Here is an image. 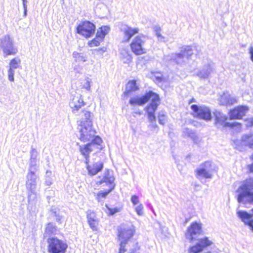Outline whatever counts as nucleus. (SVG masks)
<instances>
[{"label":"nucleus","mask_w":253,"mask_h":253,"mask_svg":"<svg viewBox=\"0 0 253 253\" xmlns=\"http://www.w3.org/2000/svg\"><path fill=\"white\" fill-rule=\"evenodd\" d=\"M134 231L133 227L121 228L119 230L118 237L120 241L119 253H139L138 243L130 240Z\"/></svg>","instance_id":"nucleus-1"},{"label":"nucleus","mask_w":253,"mask_h":253,"mask_svg":"<svg viewBox=\"0 0 253 253\" xmlns=\"http://www.w3.org/2000/svg\"><path fill=\"white\" fill-rule=\"evenodd\" d=\"M81 120L78 121L79 137L84 142L92 140L95 137L96 131L92 128L91 114L89 111L83 110L81 113Z\"/></svg>","instance_id":"nucleus-2"},{"label":"nucleus","mask_w":253,"mask_h":253,"mask_svg":"<svg viewBox=\"0 0 253 253\" xmlns=\"http://www.w3.org/2000/svg\"><path fill=\"white\" fill-rule=\"evenodd\" d=\"M37 179L38 176L35 173H27L26 181L28 191L27 209L31 213H36L39 210L38 195L36 191Z\"/></svg>","instance_id":"nucleus-3"},{"label":"nucleus","mask_w":253,"mask_h":253,"mask_svg":"<svg viewBox=\"0 0 253 253\" xmlns=\"http://www.w3.org/2000/svg\"><path fill=\"white\" fill-rule=\"evenodd\" d=\"M236 193L239 203L253 204V177L244 180L236 190Z\"/></svg>","instance_id":"nucleus-4"},{"label":"nucleus","mask_w":253,"mask_h":253,"mask_svg":"<svg viewBox=\"0 0 253 253\" xmlns=\"http://www.w3.org/2000/svg\"><path fill=\"white\" fill-rule=\"evenodd\" d=\"M151 100V103L147 106H152V105H159L160 104V97L158 94L149 91L141 97L135 96L130 99L129 103L131 105H143L148 100Z\"/></svg>","instance_id":"nucleus-5"},{"label":"nucleus","mask_w":253,"mask_h":253,"mask_svg":"<svg viewBox=\"0 0 253 253\" xmlns=\"http://www.w3.org/2000/svg\"><path fill=\"white\" fill-rule=\"evenodd\" d=\"M0 48L5 57L8 55H15L18 52V49L14 44L13 39L8 35L0 38Z\"/></svg>","instance_id":"nucleus-6"},{"label":"nucleus","mask_w":253,"mask_h":253,"mask_svg":"<svg viewBox=\"0 0 253 253\" xmlns=\"http://www.w3.org/2000/svg\"><path fill=\"white\" fill-rule=\"evenodd\" d=\"M115 180L114 177L113 176L112 173L107 169L104 171L102 179L101 181H98V183L102 184L104 182L107 184L109 185V189L105 192H99L97 194L96 199L99 201L100 198H105L107 195L110 193L115 188V184H114Z\"/></svg>","instance_id":"nucleus-7"},{"label":"nucleus","mask_w":253,"mask_h":253,"mask_svg":"<svg viewBox=\"0 0 253 253\" xmlns=\"http://www.w3.org/2000/svg\"><path fill=\"white\" fill-rule=\"evenodd\" d=\"M147 39L148 38L144 35L136 36L130 44L132 51L136 55L145 53V49L143 46Z\"/></svg>","instance_id":"nucleus-8"},{"label":"nucleus","mask_w":253,"mask_h":253,"mask_svg":"<svg viewBox=\"0 0 253 253\" xmlns=\"http://www.w3.org/2000/svg\"><path fill=\"white\" fill-rule=\"evenodd\" d=\"M47 242L48 251L50 253H64L67 248L66 243L57 238H49Z\"/></svg>","instance_id":"nucleus-9"},{"label":"nucleus","mask_w":253,"mask_h":253,"mask_svg":"<svg viewBox=\"0 0 253 253\" xmlns=\"http://www.w3.org/2000/svg\"><path fill=\"white\" fill-rule=\"evenodd\" d=\"M191 109L193 111L194 117L203 119L206 121H209L211 119V111L207 106L204 105L199 106L197 105H192Z\"/></svg>","instance_id":"nucleus-10"},{"label":"nucleus","mask_w":253,"mask_h":253,"mask_svg":"<svg viewBox=\"0 0 253 253\" xmlns=\"http://www.w3.org/2000/svg\"><path fill=\"white\" fill-rule=\"evenodd\" d=\"M101 142V138L98 136H96L95 138L92 139L91 142L88 143L85 145L80 146V152L85 157L86 163H87L88 161L89 154L91 151L94 150L95 148L98 149V146L100 145Z\"/></svg>","instance_id":"nucleus-11"},{"label":"nucleus","mask_w":253,"mask_h":253,"mask_svg":"<svg viewBox=\"0 0 253 253\" xmlns=\"http://www.w3.org/2000/svg\"><path fill=\"white\" fill-rule=\"evenodd\" d=\"M76 29L78 34L87 38L94 34L95 26L89 21H84L81 22Z\"/></svg>","instance_id":"nucleus-12"},{"label":"nucleus","mask_w":253,"mask_h":253,"mask_svg":"<svg viewBox=\"0 0 253 253\" xmlns=\"http://www.w3.org/2000/svg\"><path fill=\"white\" fill-rule=\"evenodd\" d=\"M193 54L192 48L189 46H186L181 49L178 53H171L170 59L175 61L178 64H182L185 61V59L189 58Z\"/></svg>","instance_id":"nucleus-13"},{"label":"nucleus","mask_w":253,"mask_h":253,"mask_svg":"<svg viewBox=\"0 0 253 253\" xmlns=\"http://www.w3.org/2000/svg\"><path fill=\"white\" fill-rule=\"evenodd\" d=\"M215 170L210 161L205 162L199 168L197 169V177L201 176L205 178H211L212 172Z\"/></svg>","instance_id":"nucleus-14"},{"label":"nucleus","mask_w":253,"mask_h":253,"mask_svg":"<svg viewBox=\"0 0 253 253\" xmlns=\"http://www.w3.org/2000/svg\"><path fill=\"white\" fill-rule=\"evenodd\" d=\"M214 115L215 117V124L217 127L222 126L224 127H230L233 128L236 126H239V127H241V124L238 122H226L227 117L219 111H216L214 113Z\"/></svg>","instance_id":"nucleus-15"},{"label":"nucleus","mask_w":253,"mask_h":253,"mask_svg":"<svg viewBox=\"0 0 253 253\" xmlns=\"http://www.w3.org/2000/svg\"><path fill=\"white\" fill-rule=\"evenodd\" d=\"M213 242L207 237H204L198 240V242L189 249L190 253H199L202 252L205 249L211 246Z\"/></svg>","instance_id":"nucleus-16"},{"label":"nucleus","mask_w":253,"mask_h":253,"mask_svg":"<svg viewBox=\"0 0 253 253\" xmlns=\"http://www.w3.org/2000/svg\"><path fill=\"white\" fill-rule=\"evenodd\" d=\"M158 106L153 104L152 106L145 108V111L147 114L148 119L150 122L148 127L150 129L153 131H158V126L156 122V116L155 115V112L157 109Z\"/></svg>","instance_id":"nucleus-17"},{"label":"nucleus","mask_w":253,"mask_h":253,"mask_svg":"<svg viewBox=\"0 0 253 253\" xmlns=\"http://www.w3.org/2000/svg\"><path fill=\"white\" fill-rule=\"evenodd\" d=\"M202 231V225L196 222L193 223L188 228L185 237L190 242H193Z\"/></svg>","instance_id":"nucleus-18"},{"label":"nucleus","mask_w":253,"mask_h":253,"mask_svg":"<svg viewBox=\"0 0 253 253\" xmlns=\"http://www.w3.org/2000/svg\"><path fill=\"white\" fill-rule=\"evenodd\" d=\"M215 70L214 65L211 61H208L197 72V76L202 79H208L212 73Z\"/></svg>","instance_id":"nucleus-19"},{"label":"nucleus","mask_w":253,"mask_h":253,"mask_svg":"<svg viewBox=\"0 0 253 253\" xmlns=\"http://www.w3.org/2000/svg\"><path fill=\"white\" fill-rule=\"evenodd\" d=\"M120 29L124 35L123 41L125 42H128L134 35L139 32L138 28H133L127 25H122Z\"/></svg>","instance_id":"nucleus-20"},{"label":"nucleus","mask_w":253,"mask_h":253,"mask_svg":"<svg viewBox=\"0 0 253 253\" xmlns=\"http://www.w3.org/2000/svg\"><path fill=\"white\" fill-rule=\"evenodd\" d=\"M70 107L73 109V112L75 113V111H78L80 108L84 105L82 96L80 94L72 95L69 102Z\"/></svg>","instance_id":"nucleus-21"},{"label":"nucleus","mask_w":253,"mask_h":253,"mask_svg":"<svg viewBox=\"0 0 253 253\" xmlns=\"http://www.w3.org/2000/svg\"><path fill=\"white\" fill-rule=\"evenodd\" d=\"M248 110L247 106H241L235 107L229 112L230 119H240L245 115L246 112Z\"/></svg>","instance_id":"nucleus-22"},{"label":"nucleus","mask_w":253,"mask_h":253,"mask_svg":"<svg viewBox=\"0 0 253 253\" xmlns=\"http://www.w3.org/2000/svg\"><path fill=\"white\" fill-rule=\"evenodd\" d=\"M237 214L242 221L248 225L253 231V220L252 219L253 215L243 211H237Z\"/></svg>","instance_id":"nucleus-23"},{"label":"nucleus","mask_w":253,"mask_h":253,"mask_svg":"<svg viewBox=\"0 0 253 253\" xmlns=\"http://www.w3.org/2000/svg\"><path fill=\"white\" fill-rule=\"evenodd\" d=\"M86 217L90 227L92 230L97 231L99 220L96 217V213L91 210H88L86 212Z\"/></svg>","instance_id":"nucleus-24"},{"label":"nucleus","mask_w":253,"mask_h":253,"mask_svg":"<svg viewBox=\"0 0 253 253\" xmlns=\"http://www.w3.org/2000/svg\"><path fill=\"white\" fill-rule=\"evenodd\" d=\"M237 99L236 97L232 96L228 93H224L219 98V102L222 105H230L237 103Z\"/></svg>","instance_id":"nucleus-25"},{"label":"nucleus","mask_w":253,"mask_h":253,"mask_svg":"<svg viewBox=\"0 0 253 253\" xmlns=\"http://www.w3.org/2000/svg\"><path fill=\"white\" fill-rule=\"evenodd\" d=\"M103 167V163L99 161L93 163L92 166L87 165V169L88 174L90 175H94L100 171Z\"/></svg>","instance_id":"nucleus-26"},{"label":"nucleus","mask_w":253,"mask_h":253,"mask_svg":"<svg viewBox=\"0 0 253 253\" xmlns=\"http://www.w3.org/2000/svg\"><path fill=\"white\" fill-rule=\"evenodd\" d=\"M139 89L135 81H131L127 83L126 85V90L124 94L126 96H128L131 91H135Z\"/></svg>","instance_id":"nucleus-27"},{"label":"nucleus","mask_w":253,"mask_h":253,"mask_svg":"<svg viewBox=\"0 0 253 253\" xmlns=\"http://www.w3.org/2000/svg\"><path fill=\"white\" fill-rule=\"evenodd\" d=\"M182 136L184 137L191 138L194 142H196L198 140V136L196 135L195 132L193 130L187 127L183 128Z\"/></svg>","instance_id":"nucleus-28"},{"label":"nucleus","mask_w":253,"mask_h":253,"mask_svg":"<svg viewBox=\"0 0 253 253\" xmlns=\"http://www.w3.org/2000/svg\"><path fill=\"white\" fill-rule=\"evenodd\" d=\"M241 141L244 145L253 149V132L244 135L242 137Z\"/></svg>","instance_id":"nucleus-29"},{"label":"nucleus","mask_w":253,"mask_h":253,"mask_svg":"<svg viewBox=\"0 0 253 253\" xmlns=\"http://www.w3.org/2000/svg\"><path fill=\"white\" fill-rule=\"evenodd\" d=\"M120 54L124 63H128L131 62L132 57L127 48H122L120 50Z\"/></svg>","instance_id":"nucleus-30"},{"label":"nucleus","mask_w":253,"mask_h":253,"mask_svg":"<svg viewBox=\"0 0 253 253\" xmlns=\"http://www.w3.org/2000/svg\"><path fill=\"white\" fill-rule=\"evenodd\" d=\"M110 28L107 26H104L100 28L97 32V38H100L101 40H103L105 36L109 32Z\"/></svg>","instance_id":"nucleus-31"},{"label":"nucleus","mask_w":253,"mask_h":253,"mask_svg":"<svg viewBox=\"0 0 253 253\" xmlns=\"http://www.w3.org/2000/svg\"><path fill=\"white\" fill-rule=\"evenodd\" d=\"M21 61L19 57H16L12 59L9 62V68L12 69L18 68L21 65Z\"/></svg>","instance_id":"nucleus-32"},{"label":"nucleus","mask_w":253,"mask_h":253,"mask_svg":"<svg viewBox=\"0 0 253 253\" xmlns=\"http://www.w3.org/2000/svg\"><path fill=\"white\" fill-rule=\"evenodd\" d=\"M153 29L155 34V35L158 39V41L160 42H164L165 37L161 34V28L159 25H155L153 27Z\"/></svg>","instance_id":"nucleus-33"},{"label":"nucleus","mask_w":253,"mask_h":253,"mask_svg":"<svg viewBox=\"0 0 253 253\" xmlns=\"http://www.w3.org/2000/svg\"><path fill=\"white\" fill-rule=\"evenodd\" d=\"M38 168L37 160H30L28 173H35V172L38 170Z\"/></svg>","instance_id":"nucleus-34"},{"label":"nucleus","mask_w":253,"mask_h":253,"mask_svg":"<svg viewBox=\"0 0 253 253\" xmlns=\"http://www.w3.org/2000/svg\"><path fill=\"white\" fill-rule=\"evenodd\" d=\"M56 231L55 227L51 223L47 224L44 233V236L50 235L51 234H53Z\"/></svg>","instance_id":"nucleus-35"},{"label":"nucleus","mask_w":253,"mask_h":253,"mask_svg":"<svg viewBox=\"0 0 253 253\" xmlns=\"http://www.w3.org/2000/svg\"><path fill=\"white\" fill-rule=\"evenodd\" d=\"M158 118L159 124L162 125H164L167 120V115L166 113L163 111H161L159 113Z\"/></svg>","instance_id":"nucleus-36"},{"label":"nucleus","mask_w":253,"mask_h":253,"mask_svg":"<svg viewBox=\"0 0 253 253\" xmlns=\"http://www.w3.org/2000/svg\"><path fill=\"white\" fill-rule=\"evenodd\" d=\"M102 41L100 38H97L96 35L95 39L88 42V44L90 47L97 46L100 44V42Z\"/></svg>","instance_id":"nucleus-37"},{"label":"nucleus","mask_w":253,"mask_h":253,"mask_svg":"<svg viewBox=\"0 0 253 253\" xmlns=\"http://www.w3.org/2000/svg\"><path fill=\"white\" fill-rule=\"evenodd\" d=\"M38 156V152L36 149L32 147L30 151V160H37Z\"/></svg>","instance_id":"nucleus-38"},{"label":"nucleus","mask_w":253,"mask_h":253,"mask_svg":"<svg viewBox=\"0 0 253 253\" xmlns=\"http://www.w3.org/2000/svg\"><path fill=\"white\" fill-rule=\"evenodd\" d=\"M107 208V210L108 211V213L109 214V215H114V214H115L117 212H118L120 211V208H110L109 207H108L107 206H106Z\"/></svg>","instance_id":"nucleus-39"},{"label":"nucleus","mask_w":253,"mask_h":253,"mask_svg":"<svg viewBox=\"0 0 253 253\" xmlns=\"http://www.w3.org/2000/svg\"><path fill=\"white\" fill-rule=\"evenodd\" d=\"M14 69L9 68L8 70V80L11 82H14V75L15 73Z\"/></svg>","instance_id":"nucleus-40"},{"label":"nucleus","mask_w":253,"mask_h":253,"mask_svg":"<svg viewBox=\"0 0 253 253\" xmlns=\"http://www.w3.org/2000/svg\"><path fill=\"white\" fill-rule=\"evenodd\" d=\"M73 56L77 58V60L79 61L85 62L86 61V58L83 55L79 54L78 53H74Z\"/></svg>","instance_id":"nucleus-41"},{"label":"nucleus","mask_w":253,"mask_h":253,"mask_svg":"<svg viewBox=\"0 0 253 253\" xmlns=\"http://www.w3.org/2000/svg\"><path fill=\"white\" fill-rule=\"evenodd\" d=\"M143 206L142 204H139L135 208V211L139 215L143 214Z\"/></svg>","instance_id":"nucleus-42"},{"label":"nucleus","mask_w":253,"mask_h":253,"mask_svg":"<svg viewBox=\"0 0 253 253\" xmlns=\"http://www.w3.org/2000/svg\"><path fill=\"white\" fill-rule=\"evenodd\" d=\"M131 202L134 205H136L139 203L138 197L136 195H132L131 197Z\"/></svg>","instance_id":"nucleus-43"},{"label":"nucleus","mask_w":253,"mask_h":253,"mask_svg":"<svg viewBox=\"0 0 253 253\" xmlns=\"http://www.w3.org/2000/svg\"><path fill=\"white\" fill-rule=\"evenodd\" d=\"M91 82V79L87 78L86 79V83L84 84V86L85 88L87 90H89L90 88V83Z\"/></svg>","instance_id":"nucleus-44"},{"label":"nucleus","mask_w":253,"mask_h":253,"mask_svg":"<svg viewBox=\"0 0 253 253\" xmlns=\"http://www.w3.org/2000/svg\"><path fill=\"white\" fill-rule=\"evenodd\" d=\"M246 125L247 127H251L253 126V119L249 118L246 120Z\"/></svg>","instance_id":"nucleus-45"},{"label":"nucleus","mask_w":253,"mask_h":253,"mask_svg":"<svg viewBox=\"0 0 253 253\" xmlns=\"http://www.w3.org/2000/svg\"><path fill=\"white\" fill-rule=\"evenodd\" d=\"M45 183L46 185L49 186L52 183V179L51 178H45Z\"/></svg>","instance_id":"nucleus-46"},{"label":"nucleus","mask_w":253,"mask_h":253,"mask_svg":"<svg viewBox=\"0 0 253 253\" xmlns=\"http://www.w3.org/2000/svg\"><path fill=\"white\" fill-rule=\"evenodd\" d=\"M53 213H54V216H55L56 217V221L60 223L62 217L60 215L57 214L56 211H54V212H53Z\"/></svg>","instance_id":"nucleus-47"},{"label":"nucleus","mask_w":253,"mask_h":253,"mask_svg":"<svg viewBox=\"0 0 253 253\" xmlns=\"http://www.w3.org/2000/svg\"><path fill=\"white\" fill-rule=\"evenodd\" d=\"M249 53L250 54L251 59L253 62V46H250L249 48Z\"/></svg>","instance_id":"nucleus-48"},{"label":"nucleus","mask_w":253,"mask_h":253,"mask_svg":"<svg viewBox=\"0 0 253 253\" xmlns=\"http://www.w3.org/2000/svg\"><path fill=\"white\" fill-rule=\"evenodd\" d=\"M51 174V171L47 170L45 174V178H50Z\"/></svg>","instance_id":"nucleus-49"},{"label":"nucleus","mask_w":253,"mask_h":253,"mask_svg":"<svg viewBox=\"0 0 253 253\" xmlns=\"http://www.w3.org/2000/svg\"><path fill=\"white\" fill-rule=\"evenodd\" d=\"M249 168L251 172H253V164L249 166Z\"/></svg>","instance_id":"nucleus-50"},{"label":"nucleus","mask_w":253,"mask_h":253,"mask_svg":"<svg viewBox=\"0 0 253 253\" xmlns=\"http://www.w3.org/2000/svg\"><path fill=\"white\" fill-rule=\"evenodd\" d=\"M23 5V7H24V9L25 10V9H27V4L26 3H24Z\"/></svg>","instance_id":"nucleus-51"},{"label":"nucleus","mask_w":253,"mask_h":253,"mask_svg":"<svg viewBox=\"0 0 253 253\" xmlns=\"http://www.w3.org/2000/svg\"><path fill=\"white\" fill-rule=\"evenodd\" d=\"M195 99L194 98H192L191 99V100L189 101V103H191L192 102H195Z\"/></svg>","instance_id":"nucleus-52"},{"label":"nucleus","mask_w":253,"mask_h":253,"mask_svg":"<svg viewBox=\"0 0 253 253\" xmlns=\"http://www.w3.org/2000/svg\"><path fill=\"white\" fill-rule=\"evenodd\" d=\"M27 12V9L24 10V16H26Z\"/></svg>","instance_id":"nucleus-53"},{"label":"nucleus","mask_w":253,"mask_h":253,"mask_svg":"<svg viewBox=\"0 0 253 253\" xmlns=\"http://www.w3.org/2000/svg\"><path fill=\"white\" fill-rule=\"evenodd\" d=\"M156 78H157V79H158V81H162V77H161L158 76Z\"/></svg>","instance_id":"nucleus-54"},{"label":"nucleus","mask_w":253,"mask_h":253,"mask_svg":"<svg viewBox=\"0 0 253 253\" xmlns=\"http://www.w3.org/2000/svg\"><path fill=\"white\" fill-rule=\"evenodd\" d=\"M22 1H23V4H24V3L27 4V0H22Z\"/></svg>","instance_id":"nucleus-55"},{"label":"nucleus","mask_w":253,"mask_h":253,"mask_svg":"<svg viewBox=\"0 0 253 253\" xmlns=\"http://www.w3.org/2000/svg\"><path fill=\"white\" fill-rule=\"evenodd\" d=\"M251 158L253 160V154L251 156Z\"/></svg>","instance_id":"nucleus-56"},{"label":"nucleus","mask_w":253,"mask_h":253,"mask_svg":"<svg viewBox=\"0 0 253 253\" xmlns=\"http://www.w3.org/2000/svg\"><path fill=\"white\" fill-rule=\"evenodd\" d=\"M252 211L253 212V208L252 209Z\"/></svg>","instance_id":"nucleus-57"}]
</instances>
